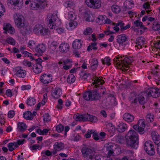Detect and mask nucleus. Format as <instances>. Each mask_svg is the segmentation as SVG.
Returning <instances> with one entry per match:
<instances>
[{
  "label": "nucleus",
  "instance_id": "obj_49",
  "mask_svg": "<svg viewBox=\"0 0 160 160\" xmlns=\"http://www.w3.org/2000/svg\"><path fill=\"white\" fill-rule=\"evenodd\" d=\"M153 29L156 31H158L160 33V23L159 22H154L152 26Z\"/></svg>",
  "mask_w": 160,
  "mask_h": 160
},
{
  "label": "nucleus",
  "instance_id": "obj_52",
  "mask_svg": "<svg viewBox=\"0 0 160 160\" xmlns=\"http://www.w3.org/2000/svg\"><path fill=\"white\" fill-rule=\"evenodd\" d=\"M97 44L96 42L91 43V44L88 46L87 49V50L90 52L92 49L95 50H96L97 49Z\"/></svg>",
  "mask_w": 160,
  "mask_h": 160
},
{
  "label": "nucleus",
  "instance_id": "obj_1",
  "mask_svg": "<svg viewBox=\"0 0 160 160\" xmlns=\"http://www.w3.org/2000/svg\"><path fill=\"white\" fill-rule=\"evenodd\" d=\"M14 21L17 28L23 34L26 33L29 27L26 23L25 19L21 14L16 13L13 15Z\"/></svg>",
  "mask_w": 160,
  "mask_h": 160
},
{
  "label": "nucleus",
  "instance_id": "obj_51",
  "mask_svg": "<svg viewBox=\"0 0 160 160\" xmlns=\"http://www.w3.org/2000/svg\"><path fill=\"white\" fill-rule=\"evenodd\" d=\"M68 18L70 19V20H76V16L73 12L70 11L68 12Z\"/></svg>",
  "mask_w": 160,
  "mask_h": 160
},
{
  "label": "nucleus",
  "instance_id": "obj_24",
  "mask_svg": "<svg viewBox=\"0 0 160 160\" xmlns=\"http://www.w3.org/2000/svg\"><path fill=\"white\" fill-rule=\"evenodd\" d=\"M29 4V8L31 10H38L40 9H43L38 2H36L34 1L32 2H31Z\"/></svg>",
  "mask_w": 160,
  "mask_h": 160
},
{
  "label": "nucleus",
  "instance_id": "obj_63",
  "mask_svg": "<svg viewBox=\"0 0 160 160\" xmlns=\"http://www.w3.org/2000/svg\"><path fill=\"white\" fill-rule=\"evenodd\" d=\"M64 5L67 8L72 7L73 5V3L70 1H67L64 3Z\"/></svg>",
  "mask_w": 160,
  "mask_h": 160
},
{
  "label": "nucleus",
  "instance_id": "obj_38",
  "mask_svg": "<svg viewBox=\"0 0 160 160\" xmlns=\"http://www.w3.org/2000/svg\"><path fill=\"white\" fill-rule=\"evenodd\" d=\"M49 130V128H45L42 130L40 129H38L37 130L36 132L40 135H47Z\"/></svg>",
  "mask_w": 160,
  "mask_h": 160
},
{
  "label": "nucleus",
  "instance_id": "obj_18",
  "mask_svg": "<svg viewBox=\"0 0 160 160\" xmlns=\"http://www.w3.org/2000/svg\"><path fill=\"white\" fill-rule=\"evenodd\" d=\"M3 29L6 32L10 34H13L15 33L14 28L8 23H5L3 24Z\"/></svg>",
  "mask_w": 160,
  "mask_h": 160
},
{
  "label": "nucleus",
  "instance_id": "obj_30",
  "mask_svg": "<svg viewBox=\"0 0 160 160\" xmlns=\"http://www.w3.org/2000/svg\"><path fill=\"white\" fill-rule=\"evenodd\" d=\"M90 63L92 69L93 70H96L98 66V59L96 58H92L90 60Z\"/></svg>",
  "mask_w": 160,
  "mask_h": 160
},
{
  "label": "nucleus",
  "instance_id": "obj_23",
  "mask_svg": "<svg viewBox=\"0 0 160 160\" xmlns=\"http://www.w3.org/2000/svg\"><path fill=\"white\" fill-rule=\"evenodd\" d=\"M70 46L68 43L63 42L59 46V50L62 52H67L69 51Z\"/></svg>",
  "mask_w": 160,
  "mask_h": 160
},
{
  "label": "nucleus",
  "instance_id": "obj_33",
  "mask_svg": "<svg viewBox=\"0 0 160 160\" xmlns=\"http://www.w3.org/2000/svg\"><path fill=\"white\" fill-rule=\"evenodd\" d=\"M123 119L127 122H131L134 119V117L133 116L128 113H125L123 116Z\"/></svg>",
  "mask_w": 160,
  "mask_h": 160
},
{
  "label": "nucleus",
  "instance_id": "obj_50",
  "mask_svg": "<svg viewBox=\"0 0 160 160\" xmlns=\"http://www.w3.org/2000/svg\"><path fill=\"white\" fill-rule=\"evenodd\" d=\"M43 8H45L48 5V2L46 0H36Z\"/></svg>",
  "mask_w": 160,
  "mask_h": 160
},
{
  "label": "nucleus",
  "instance_id": "obj_42",
  "mask_svg": "<svg viewBox=\"0 0 160 160\" xmlns=\"http://www.w3.org/2000/svg\"><path fill=\"white\" fill-rule=\"evenodd\" d=\"M36 46V42L33 40H30L28 42V47L33 50H35Z\"/></svg>",
  "mask_w": 160,
  "mask_h": 160
},
{
  "label": "nucleus",
  "instance_id": "obj_59",
  "mask_svg": "<svg viewBox=\"0 0 160 160\" xmlns=\"http://www.w3.org/2000/svg\"><path fill=\"white\" fill-rule=\"evenodd\" d=\"M92 32V29L89 27L87 28L84 31L83 33L85 35H89Z\"/></svg>",
  "mask_w": 160,
  "mask_h": 160
},
{
  "label": "nucleus",
  "instance_id": "obj_7",
  "mask_svg": "<svg viewBox=\"0 0 160 160\" xmlns=\"http://www.w3.org/2000/svg\"><path fill=\"white\" fill-rule=\"evenodd\" d=\"M145 126V122L144 119H140L138 121L137 125L133 126V128L140 134L143 133L144 129Z\"/></svg>",
  "mask_w": 160,
  "mask_h": 160
},
{
  "label": "nucleus",
  "instance_id": "obj_46",
  "mask_svg": "<svg viewBox=\"0 0 160 160\" xmlns=\"http://www.w3.org/2000/svg\"><path fill=\"white\" fill-rule=\"evenodd\" d=\"M154 116L153 114L148 113L146 117V121L148 122H151L154 120Z\"/></svg>",
  "mask_w": 160,
  "mask_h": 160
},
{
  "label": "nucleus",
  "instance_id": "obj_5",
  "mask_svg": "<svg viewBox=\"0 0 160 160\" xmlns=\"http://www.w3.org/2000/svg\"><path fill=\"white\" fill-rule=\"evenodd\" d=\"M86 5L89 8L92 9H99L102 7L101 0H85Z\"/></svg>",
  "mask_w": 160,
  "mask_h": 160
},
{
  "label": "nucleus",
  "instance_id": "obj_57",
  "mask_svg": "<svg viewBox=\"0 0 160 160\" xmlns=\"http://www.w3.org/2000/svg\"><path fill=\"white\" fill-rule=\"evenodd\" d=\"M5 12V7L0 2V18L4 15Z\"/></svg>",
  "mask_w": 160,
  "mask_h": 160
},
{
  "label": "nucleus",
  "instance_id": "obj_64",
  "mask_svg": "<svg viewBox=\"0 0 160 160\" xmlns=\"http://www.w3.org/2000/svg\"><path fill=\"white\" fill-rule=\"evenodd\" d=\"M52 154V152H50V151L48 150H47L46 151L43 150L41 152V154L43 156L46 155L48 156H50Z\"/></svg>",
  "mask_w": 160,
  "mask_h": 160
},
{
  "label": "nucleus",
  "instance_id": "obj_6",
  "mask_svg": "<svg viewBox=\"0 0 160 160\" xmlns=\"http://www.w3.org/2000/svg\"><path fill=\"white\" fill-rule=\"evenodd\" d=\"M143 93L148 97H152L153 98H156L160 96V92L159 91L158 89L157 88H148Z\"/></svg>",
  "mask_w": 160,
  "mask_h": 160
},
{
  "label": "nucleus",
  "instance_id": "obj_27",
  "mask_svg": "<svg viewBox=\"0 0 160 160\" xmlns=\"http://www.w3.org/2000/svg\"><path fill=\"white\" fill-rule=\"evenodd\" d=\"M104 82V80H102V78L100 77H95L93 78V82L92 84L95 85L96 87H97L100 84H102Z\"/></svg>",
  "mask_w": 160,
  "mask_h": 160
},
{
  "label": "nucleus",
  "instance_id": "obj_19",
  "mask_svg": "<svg viewBox=\"0 0 160 160\" xmlns=\"http://www.w3.org/2000/svg\"><path fill=\"white\" fill-rule=\"evenodd\" d=\"M46 46L45 44L42 43L37 45L35 51L40 54H42L46 51Z\"/></svg>",
  "mask_w": 160,
  "mask_h": 160
},
{
  "label": "nucleus",
  "instance_id": "obj_20",
  "mask_svg": "<svg viewBox=\"0 0 160 160\" xmlns=\"http://www.w3.org/2000/svg\"><path fill=\"white\" fill-rule=\"evenodd\" d=\"M62 94V90L60 88H56L52 91V95L54 98H58Z\"/></svg>",
  "mask_w": 160,
  "mask_h": 160
},
{
  "label": "nucleus",
  "instance_id": "obj_62",
  "mask_svg": "<svg viewBox=\"0 0 160 160\" xmlns=\"http://www.w3.org/2000/svg\"><path fill=\"white\" fill-rule=\"evenodd\" d=\"M94 132L93 130H88L84 135V137L87 138H89L91 137V134Z\"/></svg>",
  "mask_w": 160,
  "mask_h": 160
},
{
  "label": "nucleus",
  "instance_id": "obj_40",
  "mask_svg": "<svg viewBox=\"0 0 160 160\" xmlns=\"http://www.w3.org/2000/svg\"><path fill=\"white\" fill-rule=\"evenodd\" d=\"M145 39L142 37H139L137 38L136 43L137 45H138L140 47L144 43Z\"/></svg>",
  "mask_w": 160,
  "mask_h": 160
},
{
  "label": "nucleus",
  "instance_id": "obj_39",
  "mask_svg": "<svg viewBox=\"0 0 160 160\" xmlns=\"http://www.w3.org/2000/svg\"><path fill=\"white\" fill-rule=\"evenodd\" d=\"M7 147L10 151H12L18 147V145L16 142L9 143Z\"/></svg>",
  "mask_w": 160,
  "mask_h": 160
},
{
  "label": "nucleus",
  "instance_id": "obj_26",
  "mask_svg": "<svg viewBox=\"0 0 160 160\" xmlns=\"http://www.w3.org/2000/svg\"><path fill=\"white\" fill-rule=\"evenodd\" d=\"M82 41L80 39H76L73 41L72 46L75 49H79L82 46Z\"/></svg>",
  "mask_w": 160,
  "mask_h": 160
},
{
  "label": "nucleus",
  "instance_id": "obj_55",
  "mask_svg": "<svg viewBox=\"0 0 160 160\" xmlns=\"http://www.w3.org/2000/svg\"><path fill=\"white\" fill-rule=\"evenodd\" d=\"M143 7L148 13L152 10L150 5L148 3H144L143 5Z\"/></svg>",
  "mask_w": 160,
  "mask_h": 160
},
{
  "label": "nucleus",
  "instance_id": "obj_35",
  "mask_svg": "<svg viewBox=\"0 0 160 160\" xmlns=\"http://www.w3.org/2000/svg\"><path fill=\"white\" fill-rule=\"evenodd\" d=\"M74 118L77 121H86V115H82L78 113L74 116Z\"/></svg>",
  "mask_w": 160,
  "mask_h": 160
},
{
  "label": "nucleus",
  "instance_id": "obj_34",
  "mask_svg": "<svg viewBox=\"0 0 160 160\" xmlns=\"http://www.w3.org/2000/svg\"><path fill=\"white\" fill-rule=\"evenodd\" d=\"M86 121H89L93 123H95L98 120L97 118L93 115L90 114H86Z\"/></svg>",
  "mask_w": 160,
  "mask_h": 160
},
{
  "label": "nucleus",
  "instance_id": "obj_60",
  "mask_svg": "<svg viewBox=\"0 0 160 160\" xmlns=\"http://www.w3.org/2000/svg\"><path fill=\"white\" fill-rule=\"evenodd\" d=\"M30 149L32 150H36L38 149L40 150L41 149V147L39 145H37V144H34L30 147Z\"/></svg>",
  "mask_w": 160,
  "mask_h": 160
},
{
  "label": "nucleus",
  "instance_id": "obj_61",
  "mask_svg": "<svg viewBox=\"0 0 160 160\" xmlns=\"http://www.w3.org/2000/svg\"><path fill=\"white\" fill-rule=\"evenodd\" d=\"M49 43L50 44V48L52 50H55L56 48V47L57 46V42L53 41L51 42H49Z\"/></svg>",
  "mask_w": 160,
  "mask_h": 160
},
{
  "label": "nucleus",
  "instance_id": "obj_25",
  "mask_svg": "<svg viewBox=\"0 0 160 160\" xmlns=\"http://www.w3.org/2000/svg\"><path fill=\"white\" fill-rule=\"evenodd\" d=\"M78 23L75 20H70L66 24L67 28L69 30H72L74 29L77 26Z\"/></svg>",
  "mask_w": 160,
  "mask_h": 160
},
{
  "label": "nucleus",
  "instance_id": "obj_13",
  "mask_svg": "<svg viewBox=\"0 0 160 160\" xmlns=\"http://www.w3.org/2000/svg\"><path fill=\"white\" fill-rule=\"evenodd\" d=\"M7 3L9 5L19 9L22 8L23 5V0H8Z\"/></svg>",
  "mask_w": 160,
  "mask_h": 160
},
{
  "label": "nucleus",
  "instance_id": "obj_44",
  "mask_svg": "<svg viewBox=\"0 0 160 160\" xmlns=\"http://www.w3.org/2000/svg\"><path fill=\"white\" fill-rule=\"evenodd\" d=\"M40 34L43 36H49L50 34V31L48 28H46L43 26V28L40 33Z\"/></svg>",
  "mask_w": 160,
  "mask_h": 160
},
{
  "label": "nucleus",
  "instance_id": "obj_22",
  "mask_svg": "<svg viewBox=\"0 0 160 160\" xmlns=\"http://www.w3.org/2000/svg\"><path fill=\"white\" fill-rule=\"evenodd\" d=\"M106 149L108 152L107 153V157H110L113 155V145L112 143H109L105 145Z\"/></svg>",
  "mask_w": 160,
  "mask_h": 160
},
{
  "label": "nucleus",
  "instance_id": "obj_54",
  "mask_svg": "<svg viewBox=\"0 0 160 160\" xmlns=\"http://www.w3.org/2000/svg\"><path fill=\"white\" fill-rule=\"evenodd\" d=\"M101 61L103 64H106L109 66L111 64V60L108 57H106L103 59H102Z\"/></svg>",
  "mask_w": 160,
  "mask_h": 160
},
{
  "label": "nucleus",
  "instance_id": "obj_53",
  "mask_svg": "<svg viewBox=\"0 0 160 160\" xmlns=\"http://www.w3.org/2000/svg\"><path fill=\"white\" fill-rule=\"evenodd\" d=\"M6 41L8 44L12 46L14 45L16 43L15 40L11 37L7 38L6 40Z\"/></svg>",
  "mask_w": 160,
  "mask_h": 160
},
{
  "label": "nucleus",
  "instance_id": "obj_10",
  "mask_svg": "<svg viewBox=\"0 0 160 160\" xmlns=\"http://www.w3.org/2000/svg\"><path fill=\"white\" fill-rule=\"evenodd\" d=\"M65 146L64 143L61 142H55L53 145V149L52 151L53 155L56 154L57 152L63 150Z\"/></svg>",
  "mask_w": 160,
  "mask_h": 160
},
{
  "label": "nucleus",
  "instance_id": "obj_15",
  "mask_svg": "<svg viewBox=\"0 0 160 160\" xmlns=\"http://www.w3.org/2000/svg\"><path fill=\"white\" fill-rule=\"evenodd\" d=\"M40 81L43 84H48L51 82L52 76L50 74H42L40 78Z\"/></svg>",
  "mask_w": 160,
  "mask_h": 160
},
{
  "label": "nucleus",
  "instance_id": "obj_4",
  "mask_svg": "<svg viewBox=\"0 0 160 160\" xmlns=\"http://www.w3.org/2000/svg\"><path fill=\"white\" fill-rule=\"evenodd\" d=\"M57 13V12H55L53 13H49L47 15V21L48 23L49 27L51 29H55L61 24V21L58 19Z\"/></svg>",
  "mask_w": 160,
  "mask_h": 160
},
{
  "label": "nucleus",
  "instance_id": "obj_29",
  "mask_svg": "<svg viewBox=\"0 0 160 160\" xmlns=\"http://www.w3.org/2000/svg\"><path fill=\"white\" fill-rule=\"evenodd\" d=\"M25 123L22 122H19L17 123V129L21 132H23L27 128Z\"/></svg>",
  "mask_w": 160,
  "mask_h": 160
},
{
  "label": "nucleus",
  "instance_id": "obj_58",
  "mask_svg": "<svg viewBox=\"0 0 160 160\" xmlns=\"http://www.w3.org/2000/svg\"><path fill=\"white\" fill-rule=\"evenodd\" d=\"M24 56L26 57H30L32 60H34V58L32 57V54L27 51H25L22 53Z\"/></svg>",
  "mask_w": 160,
  "mask_h": 160
},
{
  "label": "nucleus",
  "instance_id": "obj_11",
  "mask_svg": "<svg viewBox=\"0 0 160 160\" xmlns=\"http://www.w3.org/2000/svg\"><path fill=\"white\" fill-rule=\"evenodd\" d=\"M13 72L14 74L18 77L24 78L26 75V71L20 66L15 67L14 69Z\"/></svg>",
  "mask_w": 160,
  "mask_h": 160
},
{
  "label": "nucleus",
  "instance_id": "obj_2",
  "mask_svg": "<svg viewBox=\"0 0 160 160\" xmlns=\"http://www.w3.org/2000/svg\"><path fill=\"white\" fill-rule=\"evenodd\" d=\"M133 61L132 58H131L116 57L113 60L114 63L116 65L118 69L122 71L127 70L128 65Z\"/></svg>",
  "mask_w": 160,
  "mask_h": 160
},
{
  "label": "nucleus",
  "instance_id": "obj_32",
  "mask_svg": "<svg viewBox=\"0 0 160 160\" xmlns=\"http://www.w3.org/2000/svg\"><path fill=\"white\" fill-rule=\"evenodd\" d=\"M152 138L156 144H157V142L160 140V136L156 132H152L151 133Z\"/></svg>",
  "mask_w": 160,
  "mask_h": 160
},
{
  "label": "nucleus",
  "instance_id": "obj_12",
  "mask_svg": "<svg viewBox=\"0 0 160 160\" xmlns=\"http://www.w3.org/2000/svg\"><path fill=\"white\" fill-rule=\"evenodd\" d=\"M130 99L132 102L136 103L138 101L141 104H144L145 102L144 98L141 95H135L134 94H132Z\"/></svg>",
  "mask_w": 160,
  "mask_h": 160
},
{
  "label": "nucleus",
  "instance_id": "obj_31",
  "mask_svg": "<svg viewBox=\"0 0 160 160\" xmlns=\"http://www.w3.org/2000/svg\"><path fill=\"white\" fill-rule=\"evenodd\" d=\"M127 128V125L124 123H119L117 129L119 132H123Z\"/></svg>",
  "mask_w": 160,
  "mask_h": 160
},
{
  "label": "nucleus",
  "instance_id": "obj_41",
  "mask_svg": "<svg viewBox=\"0 0 160 160\" xmlns=\"http://www.w3.org/2000/svg\"><path fill=\"white\" fill-rule=\"evenodd\" d=\"M111 9L113 12L117 14L119 13L121 11L120 7L116 5H114L112 6Z\"/></svg>",
  "mask_w": 160,
  "mask_h": 160
},
{
  "label": "nucleus",
  "instance_id": "obj_56",
  "mask_svg": "<svg viewBox=\"0 0 160 160\" xmlns=\"http://www.w3.org/2000/svg\"><path fill=\"white\" fill-rule=\"evenodd\" d=\"M95 159V160H112V159L109 157L105 158L100 155H96Z\"/></svg>",
  "mask_w": 160,
  "mask_h": 160
},
{
  "label": "nucleus",
  "instance_id": "obj_17",
  "mask_svg": "<svg viewBox=\"0 0 160 160\" xmlns=\"http://www.w3.org/2000/svg\"><path fill=\"white\" fill-rule=\"evenodd\" d=\"M127 40L126 35L124 34H122L118 36L117 40L120 46L124 47L126 45V42Z\"/></svg>",
  "mask_w": 160,
  "mask_h": 160
},
{
  "label": "nucleus",
  "instance_id": "obj_36",
  "mask_svg": "<svg viewBox=\"0 0 160 160\" xmlns=\"http://www.w3.org/2000/svg\"><path fill=\"white\" fill-rule=\"evenodd\" d=\"M133 23L135 27L139 28L143 30H145L147 29V28L143 25L142 23L139 20L135 21Z\"/></svg>",
  "mask_w": 160,
  "mask_h": 160
},
{
  "label": "nucleus",
  "instance_id": "obj_8",
  "mask_svg": "<svg viewBox=\"0 0 160 160\" xmlns=\"http://www.w3.org/2000/svg\"><path fill=\"white\" fill-rule=\"evenodd\" d=\"M81 152L84 158H88L91 160L93 158L95 154L94 151L87 148H83Z\"/></svg>",
  "mask_w": 160,
  "mask_h": 160
},
{
  "label": "nucleus",
  "instance_id": "obj_16",
  "mask_svg": "<svg viewBox=\"0 0 160 160\" xmlns=\"http://www.w3.org/2000/svg\"><path fill=\"white\" fill-rule=\"evenodd\" d=\"M159 71V70L157 67L153 69L152 72L155 79L156 80V83L158 85H160V73Z\"/></svg>",
  "mask_w": 160,
  "mask_h": 160
},
{
  "label": "nucleus",
  "instance_id": "obj_9",
  "mask_svg": "<svg viewBox=\"0 0 160 160\" xmlns=\"http://www.w3.org/2000/svg\"><path fill=\"white\" fill-rule=\"evenodd\" d=\"M144 149L147 153L150 155H152L154 154V146L151 141H146L144 144Z\"/></svg>",
  "mask_w": 160,
  "mask_h": 160
},
{
  "label": "nucleus",
  "instance_id": "obj_28",
  "mask_svg": "<svg viewBox=\"0 0 160 160\" xmlns=\"http://www.w3.org/2000/svg\"><path fill=\"white\" fill-rule=\"evenodd\" d=\"M43 25L40 23L35 24L32 28L33 32L35 34H39L42 29L43 28Z\"/></svg>",
  "mask_w": 160,
  "mask_h": 160
},
{
  "label": "nucleus",
  "instance_id": "obj_43",
  "mask_svg": "<svg viewBox=\"0 0 160 160\" xmlns=\"http://www.w3.org/2000/svg\"><path fill=\"white\" fill-rule=\"evenodd\" d=\"M91 95L92 93L91 91H88L83 94V98L87 101L92 100Z\"/></svg>",
  "mask_w": 160,
  "mask_h": 160
},
{
  "label": "nucleus",
  "instance_id": "obj_47",
  "mask_svg": "<svg viewBox=\"0 0 160 160\" xmlns=\"http://www.w3.org/2000/svg\"><path fill=\"white\" fill-rule=\"evenodd\" d=\"M91 92L92 93V100H96L98 99L99 97V94L97 91H93Z\"/></svg>",
  "mask_w": 160,
  "mask_h": 160
},
{
  "label": "nucleus",
  "instance_id": "obj_48",
  "mask_svg": "<svg viewBox=\"0 0 160 160\" xmlns=\"http://www.w3.org/2000/svg\"><path fill=\"white\" fill-rule=\"evenodd\" d=\"M36 103V100L33 98H29L27 100V104L29 106H32Z\"/></svg>",
  "mask_w": 160,
  "mask_h": 160
},
{
  "label": "nucleus",
  "instance_id": "obj_21",
  "mask_svg": "<svg viewBox=\"0 0 160 160\" xmlns=\"http://www.w3.org/2000/svg\"><path fill=\"white\" fill-rule=\"evenodd\" d=\"M134 5V3L132 0H127L123 3V9L125 10L131 9Z\"/></svg>",
  "mask_w": 160,
  "mask_h": 160
},
{
  "label": "nucleus",
  "instance_id": "obj_45",
  "mask_svg": "<svg viewBox=\"0 0 160 160\" xmlns=\"http://www.w3.org/2000/svg\"><path fill=\"white\" fill-rule=\"evenodd\" d=\"M76 78L74 75L70 74L68 75L67 78V81L68 83L70 84L74 82L75 81Z\"/></svg>",
  "mask_w": 160,
  "mask_h": 160
},
{
  "label": "nucleus",
  "instance_id": "obj_14",
  "mask_svg": "<svg viewBox=\"0 0 160 160\" xmlns=\"http://www.w3.org/2000/svg\"><path fill=\"white\" fill-rule=\"evenodd\" d=\"M37 63L33 65L32 69L34 72L36 73L41 72L42 71V66L41 64L42 60L40 58L37 60Z\"/></svg>",
  "mask_w": 160,
  "mask_h": 160
},
{
  "label": "nucleus",
  "instance_id": "obj_3",
  "mask_svg": "<svg viewBox=\"0 0 160 160\" xmlns=\"http://www.w3.org/2000/svg\"><path fill=\"white\" fill-rule=\"evenodd\" d=\"M126 142L128 146L132 148L136 149L138 146V136L133 130H130L126 136Z\"/></svg>",
  "mask_w": 160,
  "mask_h": 160
},
{
  "label": "nucleus",
  "instance_id": "obj_37",
  "mask_svg": "<svg viewBox=\"0 0 160 160\" xmlns=\"http://www.w3.org/2000/svg\"><path fill=\"white\" fill-rule=\"evenodd\" d=\"M23 118L26 120H31L33 118V115L30 111H27L23 114Z\"/></svg>",
  "mask_w": 160,
  "mask_h": 160
}]
</instances>
